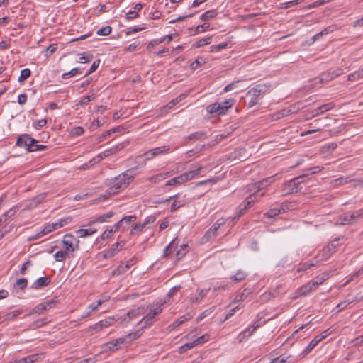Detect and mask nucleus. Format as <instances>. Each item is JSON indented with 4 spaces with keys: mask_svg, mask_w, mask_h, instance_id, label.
I'll list each match as a JSON object with an SVG mask.
<instances>
[{
    "mask_svg": "<svg viewBox=\"0 0 363 363\" xmlns=\"http://www.w3.org/2000/svg\"><path fill=\"white\" fill-rule=\"evenodd\" d=\"M133 170V169H128L125 172L112 179L109 182V187L113 189L114 190L113 191L116 194L125 189L130 182L133 180L134 176L130 174Z\"/></svg>",
    "mask_w": 363,
    "mask_h": 363,
    "instance_id": "nucleus-1",
    "label": "nucleus"
},
{
    "mask_svg": "<svg viewBox=\"0 0 363 363\" xmlns=\"http://www.w3.org/2000/svg\"><path fill=\"white\" fill-rule=\"evenodd\" d=\"M270 85L266 83L259 84L252 89H250L246 94L247 97H250L248 106L250 108L254 106L257 104L258 98L263 96L265 94L269 92Z\"/></svg>",
    "mask_w": 363,
    "mask_h": 363,
    "instance_id": "nucleus-2",
    "label": "nucleus"
},
{
    "mask_svg": "<svg viewBox=\"0 0 363 363\" xmlns=\"http://www.w3.org/2000/svg\"><path fill=\"white\" fill-rule=\"evenodd\" d=\"M308 174H302L282 184L281 191L284 194L289 195L298 192L302 189L301 184L305 181Z\"/></svg>",
    "mask_w": 363,
    "mask_h": 363,
    "instance_id": "nucleus-3",
    "label": "nucleus"
},
{
    "mask_svg": "<svg viewBox=\"0 0 363 363\" xmlns=\"http://www.w3.org/2000/svg\"><path fill=\"white\" fill-rule=\"evenodd\" d=\"M202 169L203 167L200 166L196 169L186 172L178 177H176L173 179L168 180L166 183V186H175L178 184H182L184 182L191 180L194 179L196 176H197Z\"/></svg>",
    "mask_w": 363,
    "mask_h": 363,
    "instance_id": "nucleus-4",
    "label": "nucleus"
},
{
    "mask_svg": "<svg viewBox=\"0 0 363 363\" xmlns=\"http://www.w3.org/2000/svg\"><path fill=\"white\" fill-rule=\"evenodd\" d=\"M363 218V209H358L353 211H348L340 215L338 222L341 225H352Z\"/></svg>",
    "mask_w": 363,
    "mask_h": 363,
    "instance_id": "nucleus-5",
    "label": "nucleus"
},
{
    "mask_svg": "<svg viewBox=\"0 0 363 363\" xmlns=\"http://www.w3.org/2000/svg\"><path fill=\"white\" fill-rule=\"evenodd\" d=\"M162 303H157L155 307L151 308L148 313L144 316L138 323V325L143 323L142 328L152 325L155 321V317L162 311Z\"/></svg>",
    "mask_w": 363,
    "mask_h": 363,
    "instance_id": "nucleus-6",
    "label": "nucleus"
},
{
    "mask_svg": "<svg viewBox=\"0 0 363 363\" xmlns=\"http://www.w3.org/2000/svg\"><path fill=\"white\" fill-rule=\"evenodd\" d=\"M57 303V301L56 300V298H52V299L48 300L46 301L42 302V303L38 304L36 306H35L32 309V311L28 313V315H32V314L40 315V314L43 313L44 312L47 311L48 310L55 308Z\"/></svg>",
    "mask_w": 363,
    "mask_h": 363,
    "instance_id": "nucleus-7",
    "label": "nucleus"
},
{
    "mask_svg": "<svg viewBox=\"0 0 363 363\" xmlns=\"http://www.w3.org/2000/svg\"><path fill=\"white\" fill-rule=\"evenodd\" d=\"M332 331L330 328L323 331L320 335L315 336L308 344V345L303 350L302 354L306 356L309 354L313 349L315 347V346L323 339H325L328 335H329Z\"/></svg>",
    "mask_w": 363,
    "mask_h": 363,
    "instance_id": "nucleus-8",
    "label": "nucleus"
},
{
    "mask_svg": "<svg viewBox=\"0 0 363 363\" xmlns=\"http://www.w3.org/2000/svg\"><path fill=\"white\" fill-rule=\"evenodd\" d=\"M171 200H173V202L170 207L171 212H174L181 207L184 206L186 203L185 196H180L179 194H176L172 196H169L168 199H165L164 202H169ZM163 203L162 201H158L157 203Z\"/></svg>",
    "mask_w": 363,
    "mask_h": 363,
    "instance_id": "nucleus-9",
    "label": "nucleus"
},
{
    "mask_svg": "<svg viewBox=\"0 0 363 363\" xmlns=\"http://www.w3.org/2000/svg\"><path fill=\"white\" fill-rule=\"evenodd\" d=\"M169 150V146H162L159 147H155L153 149H151L147 152H145L144 155L146 157L144 160V165L146 164V162L149 160H151L154 158L156 156H158L161 154L167 152Z\"/></svg>",
    "mask_w": 363,
    "mask_h": 363,
    "instance_id": "nucleus-10",
    "label": "nucleus"
},
{
    "mask_svg": "<svg viewBox=\"0 0 363 363\" xmlns=\"http://www.w3.org/2000/svg\"><path fill=\"white\" fill-rule=\"evenodd\" d=\"M114 318L108 317L104 320H100L96 324L93 325L90 327V330H94L95 332H99L103 330L104 328H107L114 323Z\"/></svg>",
    "mask_w": 363,
    "mask_h": 363,
    "instance_id": "nucleus-11",
    "label": "nucleus"
},
{
    "mask_svg": "<svg viewBox=\"0 0 363 363\" xmlns=\"http://www.w3.org/2000/svg\"><path fill=\"white\" fill-rule=\"evenodd\" d=\"M30 143H35V139L31 138L28 134H23L18 138L16 140V145L24 147L27 151H28Z\"/></svg>",
    "mask_w": 363,
    "mask_h": 363,
    "instance_id": "nucleus-12",
    "label": "nucleus"
},
{
    "mask_svg": "<svg viewBox=\"0 0 363 363\" xmlns=\"http://www.w3.org/2000/svg\"><path fill=\"white\" fill-rule=\"evenodd\" d=\"M288 209H289V204L283 203L279 207H274L269 209L264 213V216L268 218H273L279 213L286 212Z\"/></svg>",
    "mask_w": 363,
    "mask_h": 363,
    "instance_id": "nucleus-13",
    "label": "nucleus"
},
{
    "mask_svg": "<svg viewBox=\"0 0 363 363\" xmlns=\"http://www.w3.org/2000/svg\"><path fill=\"white\" fill-rule=\"evenodd\" d=\"M125 242H122V244L119 242H116L111 245L109 250L104 252L103 257L105 259H109L113 257L116 253H118L121 247L124 245Z\"/></svg>",
    "mask_w": 363,
    "mask_h": 363,
    "instance_id": "nucleus-14",
    "label": "nucleus"
},
{
    "mask_svg": "<svg viewBox=\"0 0 363 363\" xmlns=\"http://www.w3.org/2000/svg\"><path fill=\"white\" fill-rule=\"evenodd\" d=\"M121 147H119L118 146H117L115 148H111L109 150H105L104 152L99 154L98 155H96L95 157H94L91 161L90 162L92 163V164H96V163H98L100 161H101L104 158L116 152V151L118 150H120Z\"/></svg>",
    "mask_w": 363,
    "mask_h": 363,
    "instance_id": "nucleus-15",
    "label": "nucleus"
},
{
    "mask_svg": "<svg viewBox=\"0 0 363 363\" xmlns=\"http://www.w3.org/2000/svg\"><path fill=\"white\" fill-rule=\"evenodd\" d=\"M40 357V354H34L21 359H13L8 363H34Z\"/></svg>",
    "mask_w": 363,
    "mask_h": 363,
    "instance_id": "nucleus-16",
    "label": "nucleus"
},
{
    "mask_svg": "<svg viewBox=\"0 0 363 363\" xmlns=\"http://www.w3.org/2000/svg\"><path fill=\"white\" fill-rule=\"evenodd\" d=\"M342 73V69L341 68H337L333 71H328L327 72L323 73L321 74L320 81H330L335 77L340 76Z\"/></svg>",
    "mask_w": 363,
    "mask_h": 363,
    "instance_id": "nucleus-17",
    "label": "nucleus"
},
{
    "mask_svg": "<svg viewBox=\"0 0 363 363\" xmlns=\"http://www.w3.org/2000/svg\"><path fill=\"white\" fill-rule=\"evenodd\" d=\"M260 325L259 323L254 325L247 328L245 330L241 332L239 335V342H242L245 338L250 337L255 331V330L259 328Z\"/></svg>",
    "mask_w": 363,
    "mask_h": 363,
    "instance_id": "nucleus-18",
    "label": "nucleus"
},
{
    "mask_svg": "<svg viewBox=\"0 0 363 363\" xmlns=\"http://www.w3.org/2000/svg\"><path fill=\"white\" fill-rule=\"evenodd\" d=\"M62 245L65 247V251L68 252V257H73V252L79 248V241L76 243L67 242L62 240Z\"/></svg>",
    "mask_w": 363,
    "mask_h": 363,
    "instance_id": "nucleus-19",
    "label": "nucleus"
},
{
    "mask_svg": "<svg viewBox=\"0 0 363 363\" xmlns=\"http://www.w3.org/2000/svg\"><path fill=\"white\" fill-rule=\"evenodd\" d=\"M275 181V176H272L267 177L264 179H262V181L259 182L258 183L255 184L257 188V191L256 192L258 193V195H260L259 191L264 189H265L267 186L272 184Z\"/></svg>",
    "mask_w": 363,
    "mask_h": 363,
    "instance_id": "nucleus-20",
    "label": "nucleus"
},
{
    "mask_svg": "<svg viewBox=\"0 0 363 363\" xmlns=\"http://www.w3.org/2000/svg\"><path fill=\"white\" fill-rule=\"evenodd\" d=\"M315 290V288L314 286H313V284L311 281L303 285L300 288L298 289L297 294L299 296H306L309 293Z\"/></svg>",
    "mask_w": 363,
    "mask_h": 363,
    "instance_id": "nucleus-21",
    "label": "nucleus"
},
{
    "mask_svg": "<svg viewBox=\"0 0 363 363\" xmlns=\"http://www.w3.org/2000/svg\"><path fill=\"white\" fill-rule=\"evenodd\" d=\"M50 282V280L48 277H40L32 284L31 288L33 289H40L48 286Z\"/></svg>",
    "mask_w": 363,
    "mask_h": 363,
    "instance_id": "nucleus-22",
    "label": "nucleus"
},
{
    "mask_svg": "<svg viewBox=\"0 0 363 363\" xmlns=\"http://www.w3.org/2000/svg\"><path fill=\"white\" fill-rule=\"evenodd\" d=\"M234 102V99H228L225 101L220 103V108L222 109L219 108V115H225L227 113L228 110L233 106Z\"/></svg>",
    "mask_w": 363,
    "mask_h": 363,
    "instance_id": "nucleus-23",
    "label": "nucleus"
},
{
    "mask_svg": "<svg viewBox=\"0 0 363 363\" xmlns=\"http://www.w3.org/2000/svg\"><path fill=\"white\" fill-rule=\"evenodd\" d=\"M264 195V192L260 193V195H258L257 192H255L253 194L250 195V196L247 199V201H245L241 205H242V207H246V210H247L255 202V199L257 197H262Z\"/></svg>",
    "mask_w": 363,
    "mask_h": 363,
    "instance_id": "nucleus-24",
    "label": "nucleus"
},
{
    "mask_svg": "<svg viewBox=\"0 0 363 363\" xmlns=\"http://www.w3.org/2000/svg\"><path fill=\"white\" fill-rule=\"evenodd\" d=\"M252 294L250 289H245L242 292L238 293L233 301L234 303H238L245 300Z\"/></svg>",
    "mask_w": 363,
    "mask_h": 363,
    "instance_id": "nucleus-25",
    "label": "nucleus"
},
{
    "mask_svg": "<svg viewBox=\"0 0 363 363\" xmlns=\"http://www.w3.org/2000/svg\"><path fill=\"white\" fill-rule=\"evenodd\" d=\"M210 288L207 289H201L197 291V294L194 297L191 298V302L195 303L196 304L199 303L206 296L208 292L209 291Z\"/></svg>",
    "mask_w": 363,
    "mask_h": 363,
    "instance_id": "nucleus-26",
    "label": "nucleus"
},
{
    "mask_svg": "<svg viewBox=\"0 0 363 363\" xmlns=\"http://www.w3.org/2000/svg\"><path fill=\"white\" fill-rule=\"evenodd\" d=\"M101 348L104 352H114L118 350L120 347H118V344H116L115 340H113L112 341L104 344Z\"/></svg>",
    "mask_w": 363,
    "mask_h": 363,
    "instance_id": "nucleus-27",
    "label": "nucleus"
},
{
    "mask_svg": "<svg viewBox=\"0 0 363 363\" xmlns=\"http://www.w3.org/2000/svg\"><path fill=\"white\" fill-rule=\"evenodd\" d=\"M144 308H137L133 310L129 311L124 318V320H126L127 322L130 321L131 319L133 318H135L139 315L142 312L141 311H143Z\"/></svg>",
    "mask_w": 363,
    "mask_h": 363,
    "instance_id": "nucleus-28",
    "label": "nucleus"
},
{
    "mask_svg": "<svg viewBox=\"0 0 363 363\" xmlns=\"http://www.w3.org/2000/svg\"><path fill=\"white\" fill-rule=\"evenodd\" d=\"M45 196V194H41L36 196L35 197H33L30 201L28 207L30 208L37 207L39 203H42L44 201Z\"/></svg>",
    "mask_w": 363,
    "mask_h": 363,
    "instance_id": "nucleus-29",
    "label": "nucleus"
},
{
    "mask_svg": "<svg viewBox=\"0 0 363 363\" xmlns=\"http://www.w3.org/2000/svg\"><path fill=\"white\" fill-rule=\"evenodd\" d=\"M170 174L169 172H163V173H159L155 176H152L148 179V180L152 183H158L167 177H169Z\"/></svg>",
    "mask_w": 363,
    "mask_h": 363,
    "instance_id": "nucleus-30",
    "label": "nucleus"
},
{
    "mask_svg": "<svg viewBox=\"0 0 363 363\" xmlns=\"http://www.w3.org/2000/svg\"><path fill=\"white\" fill-rule=\"evenodd\" d=\"M28 286V280L26 278L18 279L13 284V288L15 289L24 290Z\"/></svg>",
    "mask_w": 363,
    "mask_h": 363,
    "instance_id": "nucleus-31",
    "label": "nucleus"
},
{
    "mask_svg": "<svg viewBox=\"0 0 363 363\" xmlns=\"http://www.w3.org/2000/svg\"><path fill=\"white\" fill-rule=\"evenodd\" d=\"M247 273L242 270H238L235 274L230 277V279L233 281L239 282L244 280L247 277Z\"/></svg>",
    "mask_w": 363,
    "mask_h": 363,
    "instance_id": "nucleus-32",
    "label": "nucleus"
},
{
    "mask_svg": "<svg viewBox=\"0 0 363 363\" xmlns=\"http://www.w3.org/2000/svg\"><path fill=\"white\" fill-rule=\"evenodd\" d=\"M217 13L216 10H209L203 13L201 16L200 19L203 21H207L216 17Z\"/></svg>",
    "mask_w": 363,
    "mask_h": 363,
    "instance_id": "nucleus-33",
    "label": "nucleus"
},
{
    "mask_svg": "<svg viewBox=\"0 0 363 363\" xmlns=\"http://www.w3.org/2000/svg\"><path fill=\"white\" fill-rule=\"evenodd\" d=\"M220 103L215 102L206 107V111L210 114H218L219 115Z\"/></svg>",
    "mask_w": 363,
    "mask_h": 363,
    "instance_id": "nucleus-34",
    "label": "nucleus"
},
{
    "mask_svg": "<svg viewBox=\"0 0 363 363\" xmlns=\"http://www.w3.org/2000/svg\"><path fill=\"white\" fill-rule=\"evenodd\" d=\"M212 42V37H206L199 39L194 45L193 47L195 48H199L200 47H202L206 45H209Z\"/></svg>",
    "mask_w": 363,
    "mask_h": 363,
    "instance_id": "nucleus-35",
    "label": "nucleus"
},
{
    "mask_svg": "<svg viewBox=\"0 0 363 363\" xmlns=\"http://www.w3.org/2000/svg\"><path fill=\"white\" fill-rule=\"evenodd\" d=\"M96 229H79L77 231V233L79 235L81 238H86L87 236L92 235L93 234L96 233Z\"/></svg>",
    "mask_w": 363,
    "mask_h": 363,
    "instance_id": "nucleus-36",
    "label": "nucleus"
},
{
    "mask_svg": "<svg viewBox=\"0 0 363 363\" xmlns=\"http://www.w3.org/2000/svg\"><path fill=\"white\" fill-rule=\"evenodd\" d=\"M110 187L105 191V193L100 194L97 198L99 201H103L108 199L112 195L116 194Z\"/></svg>",
    "mask_w": 363,
    "mask_h": 363,
    "instance_id": "nucleus-37",
    "label": "nucleus"
},
{
    "mask_svg": "<svg viewBox=\"0 0 363 363\" xmlns=\"http://www.w3.org/2000/svg\"><path fill=\"white\" fill-rule=\"evenodd\" d=\"M113 215V212L109 211L108 213L95 217L96 221L97 222V223L106 222L108 219L112 218Z\"/></svg>",
    "mask_w": 363,
    "mask_h": 363,
    "instance_id": "nucleus-38",
    "label": "nucleus"
},
{
    "mask_svg": "<svg viewBox=\"0 0 363 363\" xmlns=\"http://www.w3.org/2000/svg\"><path fill=\"white\" fill-rule=\"evenodd\" d=\"M328 275L325 274L316 277L315 279L311 281L313 286H314L316 289L319 285L322 284L328 279Z\"/></svg>",
    "mask_w": 363,
    "mask_h": 363,
    "instance_id": "nucleus-39",
    "label": "nucleus"
},
{
    "mask_svg": "<svg viewBox=\"0 0 363 363\" xmlns=\"http://www.w3.org/2000/svg\"><path fill=\"white\" fill-rule=\"evenodd\" d=\"M335 242H337V240H333V242H330V244L325 249H323V258L322 259H326L330 255H328V253L331 251V250H333L335 247H336V243Z\"/></svg>",
    "mask_w": 363,
    "mask_h": 363,
    "instance_id": "nucleus-40",
    "label": "nucleus"
},
{
    "mask_svg": "<svg viewBox=\"0 0 363 363\" xmlns=\"http://www.w3.org/2000/svg\"><path fill=\"white\" fill-rule=\"evenodd\" d=\"M78 74H82V70L78 67H75V68H73L72 69H71L69 72L64 73L62 75V77L63 79H66L71 77H74Z\"/></svg>",
    "mask_w": 363,
    "mask_h": 363,
    "instance_id": "nucleus-41",
    "label": "nucleus"
},
{
    "mask_svg": "<svg viewBox=\"0 0 363 363\" xmlns=\"http://www.w3.org/2000/svg\"><path fill=\"white\" fill-rule=\"evenodd\" d=\"M79 55V62H80V63L89 62L93 58V55L91 53H88V52H84Z\"/></svg>",
    "mask_w": 363,
    "mask_h": 363,
    "instance_id": "nucleus-42",
    "label": "nucleus"
},
{
    "mask_svg": "<svg viewBox=\"0 0 363 363\" xmlns=\"http://www.w3.org/2000/svg\"><path fill=\"white\" fill-rule=\"evenodd\" d=\"M30 74H31V72H30V70L28 68L23 69L21 72V75H20V77H18V82L20 83L23 82L28 77H30Z\"/></svg>",
    "mask_w": 363,
    "mask_h": 363,
    "instance_id": "nucleus-43",
    "label": "nucleus"
},
{
    "mask_svg": "<svg viewBox=\"0 0 363 363\" xmlns=\"http://www.w3.org/2000/svg\"><path fill=\"white\" fill-rule=\"evenodd\" d=\"M68 252H65V250H60L55 252L54 255V257L57 262H62L65 259L66 257H68Z\"/></svg>",
    "mask_w": 363,
    "mask_h": 363,
    "instance_id": "nucleus-44",
    "label": "nucleus"
},
{
    "mask_svg": "<svg viewBox=\"0 0 363 363\" xmlns=\"http://www.w3.org/2000/svg\"><path fill=\"white\" fill-rule=\"evenodd\" d=\"M196 345L194 341L193 342H187L184 345H183L182 346H181L179 348V354H183L185 352L192 349L193 347H194Z\"/></svg>",
    "mask_w": 363,
    "mask_h": 363,
    "instance_id": "nucleus-45",
    "label": "nucleus"
},
{
    "mask_svg": "<svg viewBox=\"0 0 363 363\" xmlns=\"http://www.w3.org/2000/svg\"><path fill=\"white\" fill-rule=\"evenodd\" d=\"M143 334L142 330H138L135 332L130 333L126 335L128 342H131L132 341L138 339Z\"/></svg>",
    "mask_w": 363,
    "mask_h": 363,
    "instance_id": "nucleus-46",
    "label": "nucleus"
},
{
    "mask_svg": "<svg viewBox=\"0 0 363 363\" xmlns=\"http://www.w3.org/2000/svg\"><path fill=\"white\" fill-rule=\"evenodd\" d=\"M217 233H215L211 228L207 230L204 235L202 237V242H206L212 238H216Z\"/></svg>",
    "mask_w": 363,
    "mask_h": 363,
    "instance_id": "nucleus-47",
    "label": "nucleus"
},
{
    "mask_svg": "<svg viewBox=\"0 0 363 363\" xmlns=\"http://www.w3.org/2000/svg\"><path fill=\"white\" fill-rule=\"evenodd\" d=\"M210 27V24L208 23H204L202 25H199L194 28V35L205 32Z\"/></svg>",
    "mask_w": 363,
    "mask_h": 363,
    "instance_id": "nucleus-48",
    "label": "nucleus"
},
{
    "mask_svg": "<svg viewBox=\"0 0 363 363\" xmlns=\"http://www.w3.org/2000/svg\"><path fill=\"white\" fill-rule=\"evenodd\" d=\"M201 138H206V133L203 131H197V132H195L191 135H189L188 137H187V139L189 140H199L201 139Z\"/></svg>",
    "mask_w": 363,
    "mask_h": 363,
    "instance_id": "nucleus-49",
    "label": "nucleus"
},
{
    "mask_svg": "<svg viewBox=\"0 0 363 363\" xmlns=\"http://www.w3.org/2000/svg\"><path fill=\"white\" fill-rule=\"evenodd\" d=\"M129 269V266L119 265L113 272V276L120 275L126 272Z\"/></svg>",
    "mask_w": 363,
    "mask_h": 363,
    "instance_id": "nucleus-50",
    "label": "nucleus"
},
{
    "mask_svg": "<svg viewBox=\"0 0 363 363\" xmlns=\"http://www.w3.org/2000/svg\"><path fill=\"white\" fill-rule=\"evenodd\" d=\"M189 318V317H186V315H183L181 318L176 320L173 323H172L169 327L174 329L179 325H181L182 323H184L186 320H187Z\"/></svg>",
    "mask_w": 363,
    "mask_h": 363,
    "instance_id": "nucleus-51",
    "label": "nucleus"
},
{
    "mask_svg": "<svg viewBox=\"0 0 363 363\" xmlns=\"http://www.w3.org/2000/svg\"><path fill=\"white\" fill-rule=\"evenodd\" d=\"M71 220L70 218L66 219H61L59 222L50 223L51 226L53 227V230L62 228L65 224L68 223Z\"/></svg>",
    "mask_w": 363,
    "mask_h": 363,
    "instance_id": "nucleus-52",
    "label": "nucleus"
},
{
    "mask_svg": "<svg viewBox=\"0 0 363 363\" xmlns=\"http://www.w3.org/2000/svg\"><path fill=\"white\" fill-rule=\"evenodd\" d=\"M362 77H363V70L357 71V72L351 73L348 75V80L354 82V81L361 79Z\"/></svg>",
    "mask_w": 363,
    "mask_h": 363,
    "instance_id": "nucleus-53",
    "label": "nucleus"
},
{
    "mask_svg": "<svg viewBox=\"0 0 363 363\" xmlns=\"http://www.w3.org/2000/svg\"><path fill=\"white\" fill-rule=\"evenodd\" d=\"M291 356L285 357L284 355H281L277 358L273 359V360L270 363H286L287 362H291Z\"/></svg>",
    "mask_w": 363,
    "mask_h": 363,
    "instance_id": "nucleus-54",
    "label": "nucleus"
},
{
    "mask_svg": "<svg viewBox=\"0 0 363 363\" xmlns=\"http://www.w3.org/2000/svg\"><path fill=\"white\" fill-rule=\"evenodd\" d=\"M228 45V43H222L216 45H212L211 47V52H218L221 51L223 49L226 48Z\"/></svg>",
    "mask_w": 363,
    "mask_h": 363,
    "instance_id": "nucleus-55",
    "label": "nucleus"
},
{
    "mask_svg": "<svg viewBox=\"0 0 363 363\" xmlns=\"http://www.w3.org/2000/svg\"><path fill=\"white\" fill-rule=\"evenodd\" d=\"M21 313H22L21 311H19V310H16V311H13L11 312V313H8L5 315V320H13L16 317H18L20 314H21Z\"/></svg>",
    "mask_w": 363,
    "mask_h": 363,
    "instance_id": "nucleus-56",
    "label": "nucleus"
},
{
    "mask_svg": "<svg viewBox=\"0 0 363 363\" xmlns=\"http://www.w3.org/2000/svg\"><path fill=\"white\" fill-rule=\"evenodd\" d=\"M314 266H315V264H313V263L305 262V263L301 264L298 266V267L296 269V272H304V271H306V270L311 269L312 267H314Z\"/></svg>",
    "mask_w": 363,
    "mask_h": 363,
    "instance_id": "nucleus-57",
    "label": "nucleus"
},
{
    "mask_svg": "<svg viewBox=\"0 0 363 363\" xmlns=\"http://www.w3.org/2000/svg\"><path fill=\"white\" fill-rule=\"evenodd\" d=\"M112 28L111 26H107L106 27H104L102 28H100L97 30L96 33L99 35H108L111 33Z\"/></svg>",
    "mask_w": 363,
    "mask_h": 363,
    "instance_id": "nucleus-58",
    "label": "nucleus"
},
{
    "mask_svg": "<svg viewBox=\"0 0 363 363\" xmlns=\"http://www.w3.org/2000/svg\"><path fill=\"white\" fill-rule=\"evenodd\" d=\"M204 63H205V60L202 57H201L200 59H196V60H194L191 64L190 67L193 70H195L197 68H199V67H201L202 65H203Z\"/></svg>",
    "mask_w": 363,
    "mask_h": 363,
    "instance_id": "nucleus-59",
    "label": "nucleus"
},
{
    "mask_svg": "<svg viewBox=\"0 0 363 363\" xmlns=\"http://www.w3.org/2000/svg\"><path fill=\"white\" fill-rule=\"evenodd\" d=\"M164 40H165V38H158V39H155L153 40H151L148 43V45H147V48L148 49L152 48L155 45H159V44L163 43Z\"/></svg>",
    "mask_w": 363,
    "mask_h": 363,
    "instance_id": "nucleus-60",
    "label": "nucleus"
},
{
    "mask_svg": "<svg viewBox=\"0 0 363 363\" xmlns=\"http://www.w3.org/2000/svg\"><path fill=\"white\" fill-rule=\"evenodd\" d=\"M113 228H111L110 229H106L101 235V238L102 240H106L110 238L113 234Z\"/></svg>",
    "mask_w": 363,
    "mask_h": 363,
    "instance_id": "nucleus-61",
    "label": "nucleus"
},
{
    "mask_svg": "<svg viewBox=\"0 0 363 363\" xmlns=\"http://www.w3.org/2000/svg\"><path fill=\"white\" fill-rule=\"evenodd\" d=\"M16 213V209L11 208L6 213H4L1 218H2L3 222H5L7 220V219L11 216H13Z\"/></svg>",
    "mask_w": 363,
    "mask_h": 363,
    "instance_id": "nucleus-62",
    "label": "nucleus"
},
{
    "mask_svg": "<svg viewBox=\"0 0 363 363\" xmlns=\"http://www.w3.org/2000/svg\"><path fill=\"white\" fill-rule=\"evenodd\" d=\"M63 241L67 242L76 243L77 241H79V240L71 234H66L64 236Z\"/></svg>",
    "mask_w": 363,
    "mask_h": 363,
    "instance_id": "nucleus-63",
    "label": "nucleus"
},
{
    "mask_svg": "<svg viewBox=\"0 0 363 363\" xmlns=\"http://www.w3.org/2000/svg\"><path fill=\"white\" fill-rule=\"evenodd\" d=\"M53 231V227L51 226L50 223L45 225L43 228L40 231V234L45 235L48 233Z\"/></svg>",
    "mask_w": 363,
    "mask_h": 363,
    "instance_id": "nucleus-64",
    "label": "nucleus"
}]
</instances>
